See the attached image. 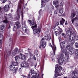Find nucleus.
I'll return each mask as SVG.
<instances>
[{"label":"nucleus","instance_id":"nucleus-61","mask_svg":"<svg viewBox=\"0 0 78 78\" xmlns=\"http://www.w3.org/2000/svg\"><path fill=\"white\" fill-rule=\"evenodd\" d=\"M36 55L37 56H38V54H37V53H36Z\"/></svg>","mask_w":78,"mask_h":78},{"label":"nucleus","instance_id":"nucleus-56","mask_svg":"<svg viewBox=\"0 0 78 78\" xmlns=\"http://www.w3.org/2000/svg\"><path fill=\"white\" fill-rule=\"evenodd\" d=\"M60 5L61 6V5H62V2H61L60 3Z\"/></svg>","mask_w":78,"mask_h":78},{"label":"nucleus","instance_id":"nucleus-43","mask_svg":"<svg viewBox=\"0 0 78 78\" xmlns=\"http://www.w3.org/2000/svg\"><path fill=\"white\" fill-rule=\"evenodd\" d=\"M30 75H31V73H30L28 75V76L29 77H26V78H30Z\"/></svg>","mask_w":78,"mask_h":78},{"label":"nucleus","instance_id":"nucleus-59","mask_svg":"<svg viewBox=\"0 0 78 78\" xmlns=\"http://www.w3.org/2000/svg\"><path fill=\"white\" fill-rule=\"evenodd\" d=\"M62 36H64V33H62Z\"/></svg>","mask_w":78,"mask_h":78},{"label":"nucleus","instance_id":"nucleus-35","mask_svg":"<svg viewBox=\"0 0 78 78\" xmlns=\"http://www.w3.org/2000/svg\"><path fill=\"white\" fill-rule=\"evenodd\" d=\"M31 75H32V74H35L34 73V69L32 70H31Z\"/></svg>","mask_w":78,"mask_h":78},{"label":"nucleus","instance_id":"nucleus-51","mask_svg":"<svg viewBox=\"0 0 78 78\" xmlns=\"http://www.w3.org/2000/svg\"><path fill=\"white\" fill-rule=\"evenodd\" d=\"M41 17H40V16L38 17V20H39V19H41Z\"/></svg>","mask_w":78,"mask_h":78},{"label":"nucleus","instance_id":"nucleus-11","mask_svg":"<svg viewBox=\"0 0 78 78\" xmlns=\"http://www.w3.org/2000/svg\"><path fill=\"white\" fill-rule=\"evenodd\" d=\"M29 66L30 64L29 63H28L26 62H22L21 65V67H24V68H26L27 69L29 67Z\"/></svg>","mask_w":78,"mask_h":78},{"label":"nucleus","instance_id":"nucleus-49","mask_svg":"<svg viewBox=\"0 0 78 78\" xmlns=\"http://www.w3.org/2000/svg\"><path fill=\"white\" fill-rule=\"evenodd\" d=\"M58 13H57V12L56 11H54V14H57Z\"/></svg>","mask_w":78,"mask_h":78},{"label":"nucleus","instance_id":"nucleus-37","mask_svg":"<svg viewBox=\"0 0 78 78\" xmlns=\"http://www.w3.org/2000/svg\"><path fill=\"white\" fill-rule=\"evenodd\" d=\"M1 1L2 2V3H5L6 1H7V0H1Z\"/></svg>","mask_w":78,"mask_h":78},{"label":"nucleus","instance_id":"nucleus-8","mask_svg":"<svg viewBox=\"0 0 78 78\" xmlns=\"http://www.w3.org/2000/svg\"><path fill=\"white\" fill-rule=\"evenodd\" d=\"M58 65H57L55 66V71L56 72H55V77H57L58 76V75H59V73L60 72V70L59 69V68H58Z\"/></svg>","mask_w":78,"mask_h":78},{"label":"nucleus","instance_id":"nucleus-62","mask_svg":"<svg viewBox=\"0 0 78 78\" xmlns=\"http://www.w3.org/2000/svg\"><path fill=\"white\" fill-rule=\"evenodd\" d=\"M23 15H22V19H23Z\"/></svg>","mask_w":78,"mask_h":78},{"label":"nucleus","instance_id":"nucleus-28","mask_svg":"<svg viewBox=\"0 0 78 78\" xmlns=\"http://www.w3.org/2000/svg\"><path fill=\"white\" fill-rule=\"evenodd\" d=\"M8 17L9 18V19H10V20H11V19H12V15H11V14H9Z\"/></svg>","mask_w":78,"mask_h":78},{"label":"nucleus","instance_id":"nucleus-9","mask_svg":"<svg viewBox=\"0 0 78 78\" xmlns=\"http://www.w3.org/2000/svg\"><path fill=\"white\" fill-rule=\"evenodd\" d=\"M53 48L51 45V46L53 51L51 52V55H53V56H54L55 55V51L56 50V46H55V44H53Z\"/></svg>","mask_w":78,"mask_h":78},{"label":"nucleus","instance_id":"nucleus-25","mask_svg":"<svg viewBox=\"0 0 78 78\" xmlns=\"http://www.w3.org/2000/svg\"><path fill=\"white\" fill-rule=\"evenodd\" d=\"M61 49L62 53H65V52H66V51H67L66 49L64 48L61 47Z\"/></svg>","mask_w":78,"mask_h":78},{"label":"nucleus","instance_id":"nucleus-40","mask_svg":"<svg viewBox=\"0 0 78 78\" xmlns=\"http://www.w3.org/2000/svg\"><path fill=\"white\" fill-rule=\"evenodd\" d=\"M4 28L5 27L4 26H2L1 27V30H3L4 29Z\"/></svg>","mask_w":78,"mask_h":78},{"label":"nucleus","instance_id":"nucleus-10","mask_svg":"<svg viewBox=\"0 0 78 78\" xmlns=\"http://www.w3.org/2000/svg\"><path fill=\"white\" fill-rule=\"evenodd\" d=\"M32 21H33L30 20H28V22L30 24V26H32V25H35L34 26H33V27H35L36 25H36V23L34 22L35 20H34V17H33Z\"/></svg>","mask_w":78,"mask_h":78},{"label":"nucleus","instance_id":"nucleus-23","mask_svg":"<svg viewBox=\"0 0 78 78\" xmlns=\"http://www.w3.org/2000/svg\"><path fill=\"white\" fill-rule=\"evenodd\" d=\"M39 14V17H42V15H43V11H42V10H40Z\"/></svg>","mask_w":78,"mask_h":78},{"label":"nucleus","instance_id":"nucleus-22","mask_svg":"<svg viewBox=\"0 0 78 78\" xmlns=\"http://www.w3.org/2000/svg\"><path fill=\"white\" fill-rule=\"evenodd\" d=\"M22 30L24 33H27V29L26 27L23 26Z\"/></svg>","mask_w":78,"mask_h":78},{"label":"nucleus","instance_id":"nucleus-34","mask_svg":"<svg viewBox=\"0 0 78 78\" xmlns=\"http://www.w3.org/2000/svg\"><path fill=\"white\" fill-rule=\"evenodd\" d=\"M76 55L78 56V49H76Z\"/></svg>","mask_w":78,"mask_h":78},{"label":"nucleus","instance_id":"nucleus-60","mask_svg":"<svg viewBox=\"0 0 78 78\" xmlns=\"http://www.w3.org/2000/svg\"><path fill=\"white\" fill-rule=\"evenodd\" d=\"M25 23H26V22H24V24L25 25Z\"/></svg>","mask_w":78,"mask_h":78},{"label":"nucleus","instance_id":"nucleus-50","mask_svg":"<svg viewBox=\"0 0 78 78\" xmlns=\"http://www.w3.org/2000/svg\"><path fill=\"white\" fill-rule=\"evenodd\" d=\"M10 26H12V25H13V23H10Z\"/></svg>","mask_w":78,"mask_h":78},{"label":"nucleus","instance_id":"nucleus-27","mask_svg":"<svg viewBox=\"0 0 78 78\" xmlns=\"http://www.w3.org/2000/svg\"><path fill=\"white\" fill-rule=\"evenodd\" d=\"M78 19V17H76L75 18L73 19V20H71V21L72 22V23H73L75 20H77Z\"/></svg>","mask_w":78,"mask_h":78},{"label":"nucleus","instance_id":"nucleus-42","mask_svg":"<svg viewBox=\"0 0 78 78\" xmlns=\"http://www.w3.org/2000/svg\"><path fill=\"white\" fill-rule=\"evenodd\" d=\"M68 33H70V30H67L66 32V34H67Z\"/></svg>","mask_w":78,"mask_h":78},{"label":"nucleus","instance_id":"nucleus-16","mask_svg":"<svg viewBox=\"0 0 78 78\" xmlns=\"http://www.w3.org/2000/svg\"><path fill=\"white\" fill-rule=\"evenodd\" d=\"M75 53V49L73 47H72L69 51V53L70 55H73Z\"/></svg>","mask_w":78,"mask_h":78},{"label":"nucleus","instance_id":"nucleus-6","mask_svg":"<svg viewBox=\"0 0 78 78\" xmlns=\"http://www.w3.org/2000/svg\"><path fill=\"white\" fill-rule=\"evenodd\" d=\"M24 2V0H20L18 2V5L17 9V12H20L21 11V8H22V4Z\"/></svg>","mask_w":78,"mask_h":78},{"label":"nucleus","instance_id":"nucleus-36","mask_svg":"<svg viewBox=\"0 0 78 78\" xmlns=\"http://www.w3.org/2000/svg\"><path fill=\"white\" fill-rule=\"evenodd\" d=\"M13 31H16V26H14V27L13 28Z\"/></svg>","mask_w":78,"mask_h":78},{"label":"nucleus","instance_id":"nucleus-4","mask_svg":"<svg viewBox=\"0 0 78 78\" xmlns=\"http://www.w3.org/2000/svg\"><path fill=\"white\" fill-rule=\"evenodd\" d=\"M31 28L33 30L34 34H38L39 32L40 33L41 32V28L40 27H39L38 29H36L37 25H35V26L31 27Z\"/></svg>","mask_w":78,"mask_h":78},{"label":"nucleus","instance_id":"nucleus-58","mask_svg":"<svg viewBox=\"0 0 78 78\" xmlns=\"http://www.w3.org/2000/svg\"><path fill=\"white\" fill-rule=\"evenodd\" d=\"M20 71H22V70L21 69V68H20L19 69Z\"/></svg>","mask_w":78,"mask_h":78},{"label":"nucleus","instance_id":"nucleus-13","mask_svg":"<svg viewBox=\"0 0 78 78\" xmlns=\"http://www.w3.org/2000/svg\"><path fill=\"white\" fill-rule=\"evenodd\" d=\"M46 46V44H45V41H41L40 43V46L39 47V48H41H41H45Z\"/></svg>","mask_w":78,"mask_h":78},{"label":"nucleus","instance_id":"nucleus-26","mask_svg":"<svg viewBox=\"0 0 78 78\" xmlns=\"http://www.w3.org/2000/svg\"><path fill=\"white\" fill-rule=\"evenodd\" d=\"M16 25L17 28H20V27H21V26L20 25V23H19V21L17 22H16Z\"/></svg>","mask_w":78,"mask_h":78},{"label":"nucleus","instance_id":"nucleus-53","mask_svg":"<svg viewBox=\"0 0 78 78\" xmlns=\"http://www.w3.org/2000/svg\"><path fill=\"white\" fill-rule=\"evenodd\" d=\"M43 0L44 1V0ZM45 0V2H48V1H50V0Z\"/></svg>","mask_w":78,"mask_h":78},{"label":"nucleus","instance_id":"nucleus-32","mask_svg":"<svg viewBox=\"0 0 78 78\" xmlns=\"http://www.w3.org/2000/svg\"><path fill=\"white\" fill-rule=\"evenodd\" d=\"M59 12L61 14H62L64 12V9H63V8L62 9L60 10Z\"/></svg>","mask_w":78,"mask_h":78},{"label":"nucleus","instance_id":"nucleus-52","mask_svg":"<svg viewBox=\"0 0 78 78\" xmlns=\"http://www.w3.org/2000/svg\"><path fill=\"white\" fill-rule=\"evenodd\" d=\"M45 39V37H44V38H43L42 39H41L42 41H43V40H44V39Z\"/></svg>","mask_w":78,"mask_h":78},{"label":"nucleus","instance_id":"nucleus-19","mask_svg":"<svg viewBox=\"0 0 78 78\" xmlns=\"http://www.w3.org/2000/svg\"><path fill=\"white\" fill-rule=\"evenodd\" d=\"M59 32H58V31H55V34L56 36H57V34H60L62 32V30H61V29L60 27H59Z\"/></svg>","mask_w":78,"mask_h":78},{"label":"nucleus","instance_id":"nucleus-3","mask_svg":"<svg viewBox=\"0 0 78 78\" xmlns=\"http://www.w3.org/2000/svg\"><path fill=\"white\" fill-rule=\"evenodd\" d=\"M20 51H18V48H16L14 50H12L11 51H9L7 52L8 55H11L12 56H15L17 53H19Z\"/></svg>","mask_w":78,"mask_h":78},{"label":"nucleus","instance_id":"nucleus-24","mask_svg":"<svg viewBox=\"0 0 78 78\" xmlns=\"http://www.w3.org/2000/svg\"><path fill=\"white\" fill-rule=\"evenodd\" d=\"M62 20L60 21V23L61 25H63L64 24V22H65V20H64L63 18H62Z\"/></svg>","mask_w":78,"mask_h":78},{"label":"nucleus","instance_id":"nucleus-18","mask_svg":"<svg viewBox=\"0 0 78 78\" xmlns=\"http://www.w3.org/2000/svg\"><path fill=\"white\" fill-rule=\"evenodd\" d=\"M44 38L47 41H50L51 39V36L50 35H48L47 34H45V37Z\"/></svg>","mask_w":78,"mask_h":78},{"label":"nucleus","instance_id":"nucleus-29","mask_svg":"<svg viewBox=\"0 0 78 78\" xmlns=\"http://www.w3.org/2000/svg\"><path fill=\"white\" fill-rule=\"evenodd\" d=\"M75 16V13H72L70 16V18L72 19V18H73Z\"/></svg>","mask_w":78,"mask_h":78},{"label":"nucleus","instance_id":"nucleus-5","mask_svg":"<svg viewBox=\"0 0 78 78\" xmlns=\"http://www.w3.org/2000/svg\"><path fill=\"white\" fill-rule=\"evenodd\" d=\"M15 58L16 61L19 60V59H26V56L24 55H22V54H19L17 56H16Z\"/></svg>","mask_w":78,"mask_h":78},{"label":"nucleus","instance_id":"nucleus-54","mask_svg":"<svg viewBox=\"0 0 78 78\" xmlns=\"http://www.w3.org/2000/svg\"><path fill=\"white\" fill-rule=\"evenodd\" d=\"M59 68L60 69V70H62V67H61L59 66Z\"/></svg>","mask_w":78,"mask_h":78},{"label":"nucleus","instance_id":"nucleus-20","mask_svg":"<svg viewBox=\"0 0 78 78\" xmlns=\"http://www.w3.org/2000/svg\"><path fill=\"white\" fill-rule=\"evenodd\" d=\"M9 5H6L5 7L4 10L5 12L8 11L9 10Z\"/></svg>","mask_w":78,"mask_h":78},{"label":"nucleus","instance_id":"nucleus-30","mask_svg":"<svg viewBox=\"0 0 78 78\" xmlns=\"http://www.w3.org/2000/svg\"><path fill=\"white\" fill-rule=\"evenodd\" d=\"M3 22L4 23H9V21L7 20H4L3 21Z\"/></svg>","mask_w":78,"mask_h":78},{"label":"nucleus","instance_id":"nucleus-15","mask_svg":"<svg viewBox=\"0 0 78 78\" xmlns=\"http://www.w3.org/2000/svg\"><path fill=\"white\" fill-rule=\"evenodd\" d=\"M75 71H73L72 73V74L73 75H74L75 76L72 77V78H76V76H78V70H76V69H75Z\"/></svg>","mask_w":78,"mask_h":78},{"label":"nucleus","instance_id":"nucleus-1","mask_svg":"<svg viewBox=\"0 0 78 78\" xmlns=\"http://www.w3.org/2000/svg\"><path fill=\"white\" fill-rule=\"evenodd\" d=\"M78 40V36H76V34L75 33H72L69 36V38L68 41L69 44H74L76 41Z\"/></svg>","mask_w":78,"mask_h":78},{"label":"nucleus","instance_id":"nucleus-63","mask_svg":"<svg viewBox=\"0 0 78 78\" xmlns=\"http://www.w3.org/2000/svg\"><path fill=\"white\" fill-rule=\"evenodd\" d=\"M63 78H67V76L64 77H63Z\"/></svg>","mask_w":78,"mask_h":78},{"label":"nucleus","instance_id":"nucleus-21","mask_svg":"<svg viewBox=\"0 0 78 78\" xmlns=\"http://www.w3.org/2000/svg\"><path fill=\"white\" fill-rule=\"evenodd\" d=\"M41 6L42 7H44L45 6V4H46V2L45 1H44L43 0H41Z\"/></svg>","mask_w":78,"mask_h":78},{"label":"nucleus","instance_id":"nucleus-44","mask_svg":"<svg viewBox=\"0 0 78 78\" xmlns=\"http://www.w3.org/2000/svg\"><path fill=\"white\" fill-rule=\"evenodd\" d=\"M65 53V55H66V56H68V55H68V52H67V51Z\"/></svg>","mask_w":78,"mask_h":78},{"label":"nucleus","instance_id":"nucleus-33","mask_svg":"<svg viewBox=\"0 0 78 78\" xmlns=\"http://www.w3.org/2000/svg\"><path fill=\"white\" fill-rule=\"evenodd\" d=\"M3 36L2 35H0V41H2V40H3Z\"/></svg>","mask_w":78,"mask_h":78},{"label":"nucleus","instance_id":"nucleus-64","mask_svg":"<svg viewBox=\"0 0 78 78\" xmlns=\"http://www.w3.org/2000/svg\"><path fill=\"white\" fill-rule=\"evenodd\" d=\"M11 28V26L10 25L9 27V28Z\"/></svg>","mask_w":78,"mask_h":78},{"label":"nucleus","instance_id":"nucleus-2","mask_svg":"<svg viewBox=\"0 0 78 78\" xmlns=\"http://www.w3.org/2000/svg\"><path fill=\"white\" fill-rule=\"evenodd\" d=\"M64 55L62 52H61L60 55H57V59L58 61V62L60 65H62L64 62Z\"/></svg>","mask_w":78,"mask_h":78},{"label":"nucleus","instance_id":"nucleus-47","mask_svg":"<svg viewBox=\"0 0 78 78\" xmlns=\"http://www.w3.org/2000/svg\"><path fill=\"white\" fill-rule=\"evenodd\" d=\"M17 65H18V63L17 62H15V66H17Z\"/></svg>","mask_w":78,"mask_h":78},{"label":"nucleus","instance_id":"nucleus-14","mask_svg":"<svg viewBox=\"0 0 78 78\" xmlns=\"http://www.w3.org/2000/svg\"><path fill=\"white\" fill-rule=\"evenodd\" d=\"M67 44H68V43L67 42H66L65 41L62 42L60 44V45L61 46V47H62L63 48H64L65 46H66V45H67Z\"/></svg>","mask_w":78,"mask_h":78},{"label":"nucleus","instance_id":"nucleus-48","mask_svg":"<svg viewBox=\"0 0 78 78\" xmlns=\"http://www.w3.org/2000/svg\"><path fill=\"white\" fill-rule=\"evenodd\" d=\"M34 60H36V58L35 57V55L34 56Z\"/></svg>","mask_w":78,"mask_h":78},{"label":"nucleus","instance_id":"nucleus-7","mask_svg":"<svg viewBox=\"0 0 78 78\" xmlns=\"http://www.w3.org/2000/svg\"><path fill=\"white\" fill-rule=\"evenodd\" d=\"M18 66H13L12 65H10L9 66V68L12 71H14L13 73H16V72L17 70H18Z\"/></svg>","mask_w":78,"mask_h":78},{"label":"nucleus","instance_id":"nucleus-45","mask_svg":"<svg viewBox=\"0 0 78 78\" xmlns=\"http://www.w3.org/2000/svg\"><path fill=\"white\" fill-rule=\"evenodd\" d=\"M12 65L13 66H14L15 67V62H12Z\"/></svg>","mask_w":78,"mask_h":78},{"label":"nucleus","instance_id":"nucleus-57","mask_svg":"<svg viewBox=\"0 0 78 78\" xmlns=\"http://www.w3.org/2000/svg\"><path fill=\"white\" fill-rule=\"evenodd\" d=\"M51 7H52V9H54V8L53 7V6H51Z\"/></svg>","mask_w":78,"mask_h":78},{"label":"nucleus","instance_id":"nucleus-41","mask_svg":"<svg viewBox=\"0 0 78 78\" xmlns=\"http://www.w3.org/2000/svg\"><path fill=\"white\" fill-rule=\"evenodd\" d=\"M20 18V16L19 15H18V16H17L16 17V20H19Z\"/></svg>","mask_w":78,"mask_h":78},{"label":"nucleus","instance_id":"nucleus-38","mask_svg":"<svg viewBox=\"0 0 78 78\" xmlns=\"http://www.w3.org/2000/svg\"><path fill=\"white\" fill-rule=\"evenodd\" d=\"M31 78H38V77L36 76H33Z\"/></svg>","mask_w":78,"mask_h":78},{"label":"nucleus","instance_id":"nucleus-31","mask_svg":"<svg viewBox=\"0 0 78 78\" xmlns=\"http://www.w3.org/2000/svg\"><path fill=\"white\" fill-rule=\"evenodd\" d=\"M72 47L71 46H69V45H67L66 46V48L68 50H70V48H72Z\"/></svg>","mask_w":78,"mask_h":78},{"label":"nucleus","instance_id":"nucleus-55","mask_svg":"<svg viewBox=\"0 0 78 78\" xmlns=\"http://www.w3.org/2000/svg\"><path fill=\"white\" fill-rule=\"evenodd\" d=\"M65 25H67V21L65 22Z\"/></svg>","mask_w":78,"mask_h":78},{"label":"nucleus","instance_id":"nucleus-46","mask_svg":"<svg viewBox=\"0 0 78 78\" xmlns=\"http://www.w3.org/2000/svg\"><path fill=\"white\" fill-rule=\"evenodd\" d=\"M59 25V23L57 22L55 24V26L57 27V26H58Z\"/></svg>","mask_w":78,"mask_h":78},{"label":"nucleus","instance_id":"nucleus-17","mask_svg":"<svg viewBox=\"0 0 78 78\" xmlns=\"http://www.w3.org/2000/svg\"><path fill=\"white\" fill-rule=\"evenodd\" d=\"M69 61V56L66 55L63 58V62H68Z\"/></svg>","mask_w":78,"mask_h":78},{"label":"nucleus","instance_id":"nucleus-12","mask_svg":"<svg viewBox=\"0 0 78 78\" xmlns=\"http://www.w3.org/2000/svg\"><path fill=\"white\" fill-rule=\"evenodd\" d=\"M58 2L59 0H55V1L53 2V5L55 6L56 8H57V9H58V8L57 7L59 6Z\"/></svg>","mask_w":78,"mask_h":78},{"label":"nucleus","instance_id":"nucleus-39","mask_svg":"<svg viewBox=\"0 0 78 78\" xmlns=\"http://www.w3.org/2000/svg\"><path fill=\"white\" fill-rule=\"evenodd\" d=\"M75 45L76 47V48H78V43H76L75 44Z\"/></svg>","mask_w":78,"mask_h":78}]
</instances>
